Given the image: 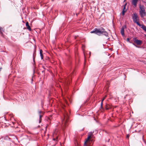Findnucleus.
<instances>
[{
    "instance_id": "4468645a",
    "label": "nucleus",
    "mask_w": 146,
    "mask_h": 146,
    "mask_svg": "<svg viewBox=\"0 0 146 146\" xmlns=\"http://www.w3.org/2000/svg\"><path fill=\"white\" fill-rule=\"evenodd\" d=\"M141 28L143 29V30L146 32V26L144 25H142L141 26Z\"/></svg>"
},
{
    "instance_id": "6ab92c4d",
    "label": "nucleus",
    "mask_w": 146,
    "mask_h": 146,
    "mask_svg": "<svg viewBox=\"0 0 146 146\" xmlns=\"http://www.w3.org/2000/svg\"><path fill=\"white\" fill-rule=\"evenodd\" d=\"M126 11V9H125V10H124V9L122 11V13L123 15H124Z\"/></svg>"
},
{
    "instance_id": "4be33fe9",
    "label": "nucleus",
    "mask_w": 146,
    "mask_h": 146,
    "mask_svg": "<svg viewBox=\"0 0 146 146\" xmlns=\"http://www.w3.org/2000/svg\"><path fill=\"white\" fill-rule=\"evenodd\" d=\"M130 38H127V42H130V41H129V40H130Z\"/></svg>"
},
{
    "instance_id": "9d476101",
    "label": "nucleus",
    "mask_w": 146,
    "mask_h": 146,
    "mask_svg": "<svg viewBox=\"0 0 146 146\" xmlns=\"http://www.w3.org/2000/svg\"><path fill=\"white\" fill-rule=\"evenodd\" d=\"M26 26L27 27V29L29 31H31V29L29 25V23L27 22L26 23Z\"/></svg>"
},
{
    "instance_id": "412c9836",
    "label": "nucleus",
    "mask_w": 146,
    "mask_h": 146,
    "mask_svg": "<svg viewBox=\"0 0 146 146\" xmlns=\"http://www.w3.org/2000/svg\"><path fill=\"white\" fill-rule=\"evenodd\" d=\"M126 4H125L123 6V9H124V10H125V8H126Z\"/></svg>"
},
{
    "instance_id": "f3484780",
    "label": "nucleus",
    "mask_w": 146,
    "mask_h": 146,
    "mask_svg": "<svg viewBox=\"0 0 146 146\" xmlns=\"http://www.w3.org/2000/svg\"><path fill=\"white\" fill-rule=\"evenodd\" d=\"M93 133V132H89L88 134V136H90V137H91L92 136V135Z\"/></svg>"
},
{
    "instance_id": "bb28decb",
    "label": "nucleus",
    "mask_w": 146,
    "mask_h": 146,
    "mask_svg": "<svg viewBox=\"0 0 146 146\" xmlns=\"http://www.w3.org/2000/svg\"><path fill=\"white\" fill-rule=\"evenodd\" d=\"M143 2L145 3H146V1H143Z\"/></svg>"
},
{
    "instance_id": "f03ea898",
    "label": "nucleus",
    "mask_w": 146,
    "mask_h": 146,
    "mask_svg": "<svg viewBox=\"0 0 146 146\" xmlns=\"http://www.w3.org/2000/svg\"><path fill=\"white\" fill-rule=\"evenodd\" d=\"M139 14L141 18H143L146 15V12L143 5L139 6Z\"/></svg>"
},
{
    "instance_id": "aec40b11",
    "label": "nucleus",
    "mask_w": 146,
    "mask_h": 146,
    "mask_svg": "<svg viewBox=\"0 0 146 146\" xmlns=\"http://www.w3.org/2000/svg\"><path fill=\"white\" fill-rule=\"evenodd\" d=\"M105 108H106V109L107 110H109L110 109V108L109 107H108L107 105H106V106Z\"/></svg>"
},
{
    "instance_id": "6e6552de",
    "label": "nucleus",
    "mask_w": 146,
    "mask_h": 146,
    "mask_svg": "<svg viewBox=\"0 0 146 146\" xmlns=\"http://www.w3.org/2000/svg\"><path fill=\"white\" fill-rule=\"evenodd\" d=\"M138 0H132L131 3L134 6V7H136Z\"/></svg>"
},
{
    "instance_id": "9b49d317",
    "label": "nucleus",
    "mask_w": 146,
    "mask_h": 146,
    "mask_svg": "<svg viewBox=\"0 0 146 146\" xmlns=\"http://www.w3.org/2000/svg\"><path fill=\"white\" fill-rule=\"evenodd\" d=\"M91 137H90V136H88L86 140V141L84 143V146H87L86 142L88 141V140L90 139Z\"/></svg>"
},
{
    "instance_id": "f257e3e1",
    "label": "nucleus",
    "mask_w": 146,
    "mask_h": 146,
    "mask_svg": "<svg viewBox=\"0 0 146 146\" xmlns=\"http://www.w3.org/2000/svg\"><path fill=\"white\" fill-rule=\"evenodd\" d=\"M90 33L95 34L99 36H101V35H103L107 37L108 36V33L105 31L104 28L102 27L99 29L96 28L93 31H91Z\"/></svg>"
},
{
    "instance_id": "dca6fc26",
    "label": "nucleus",
    "mask_w": 146,
    "mask_h": 146,
    "mask_svg": "<svg viewBox=\"0 0 146 146\" xmlns=\"http://www.w3.org/2000/svg\"><path fill=\"white\" fill-rule=\"evenodd\" d=\"M3 28L2 27H0V35H3Z\"/></svg>"
},
{
    "instance_id": "423d86ee",
    "label": "nucleus",
    "mask_w": 146,
    "mask_h": 146,
    "mask_svg": "<svg viewBox=\"0 0 146 146\" xmlns=\"http://www.w3.org/2000/svg\"><path fill=\"white\" fill-rule=\"evenodd\" d=\"M134 42L138 45H140L141 44L142 42L141 40H138L136 38L133 39Z\"/></svg>"
},
{
    "instance_id": "0eeeda50",
    "label": "nucleus",
    "mask_w": 146,
    "mask_h": 146,
    "mask_svg": "<svg viewBox=\"0 0 146 146\" xmlns=\"http://www.w3.org/2000/svg\"><path fill=\"white\" fill-rule=\"evenodd\" d=\"M126 28V26H123L121 28V30L120 31V33H121L122 35V36H124L125 35V34H124V29L125 28Z\"/></svg>"
},
{
    "instance_id": "a211bd4d",
    "label": "nucleus",
    "mask_w": 146,
    "mask_h": 146,
    "mask_svg": "<svg viewBox=\"0 0 146 146\" xmlns=\"http://www.w3.org/2000/svg\"><path fill=\"white\" fill-rule=\"evenodd\" d=\"M42 112L41 111H38V112L40 114V115H39V119H41V118L42 117V115H41L40 114L41 113V112Z\"/></svg>"
},
{
    "instance_id": "7ed1b4c3",
    "label": "nucleus",
    "mask_w": 146,
    "mask_h": 146,
    "mask_svg": "<svg viewBox=\"0 0 146 146\" xmlns=\"http://www.w3.org/2000/svg\"><path fill=\"white\" fill-rule=\"evenodd\" d=\"M132 19L134 23H136L140 27L141 26V25L138 22L139 20V18L137 14L136 13L133 14Z\"/></svg>"
},
{
    "instance_id": "393cba45",
    "label": "nucleus",
    "mask_w": 146,
    "mask_h": 146,
    "mask_svg": "<svg viewBox=\"0 0 146 146\" xmlns=\"http://www.w3.org/2000/svg\"><path fill=\"white\" fill-rule=\"evenodd\" d=\"M41 121V119H39V123H40Z\"/></svg>"
},
{
    "instance_id": "20e7f679",
    "label": "nucleus",
    "mask_w": 146,
    "mask_h": 146,
    "mask_svg": "<svg viewBox=\"0 0 146 146\" xmlns=\"http://www.w3.org/2000/svg\"><path fill=\"white\" fill-rule=\"evenodd\" d=\"M63 116L64 119L62 121V124H64V125L68 121V116L66 112H65L64 114H63Z\"/></svg>"
},
{
    "instance_id": "1a4fd4ad",
    "label": "nucleus",
    "mask_w": 146,
    "mask_h": 146,
    "mask_svg": "<svg viewBox=\"0 0 146 146\" xmlns=\"http://www.w3.org/2000/svg\"><path fill=\"white\" fill-rule=\"evenodd\" d=\"M53 137H54V138H53V140H56V141H57L58 140V136H57L56 133L55 132H54L53 133Z\"/></svg>"
},
{
    "instance_id": "b1692460",
    "label": "nucleus",
    "mask_w": 146,
    "mask_h": 146,
    "mask_svg": "<svg viewBox=\"0 0 146 146\" xmlns=\"http://www.w3.org/2000/svg\"><path fill=\"white\" fill-rule=\"evenodd\" d=\"M102 105H103V102H102H102H101V107H102Z\"/></svg>"
},
{
    "instance_id": "a878e982",
    "label": "nucleus",
    "mask_w": 146,
    "mask_h": 146,
    "mask_svg": "<svg viewBox=\"0 0 146 146\" xmlns=\"http://www.w3.org/2000/svg\"><path fill=\"white\" fill-rule=\"evenodd\" d=\"M129 137V135H127V138H128V137Z\"/></svg>"
},
{
    "instance_id": "5701e85b",
    "label": "nucleus",
    "mask_w": 146,
    "mask_h": 146,
    "mask_svg": "<svg viewBox=\"0 0 146 146\" xmlns=\"http://www.w3.org/2000/svg\"><path fill=\"white\" fill-rule=\"evenodd\" d=\"M106 96H105L102 99V102H103V101L106 98Z\"/></svg>"
},
{
    "instance_id": "c85d7f7f",
    "label": "nucleus",
    "mask_w": 146,
    "mask_h": 146,
    "mask_svg": "<svg viewBox=\"0 0 146 146\" xmlns=\"http://www.w3.org/2000/svg\"><path fill=\"white\" fill-rule=\"evenodd\" d=\"M133 44L135 46H136L135 45L134 43H133Z\"/></svg>"
},
{
    "instance_id": "cd10ccee",
    "label": "nucleus",
    "mask_w": 146,
    "mask_h": 146,
    "mask_svg": "<svg viewBox=\"0 0 146 146\" xmlns=\"http://www.w3.org/2000/svg\"><path fill=\"white\" fill-rule=\"evenodd\" d=\"M146 0H142V1H143H143H146Z\"/></svg>"
},
{
    "instance_id": "2eb2a0df",
    "label": "nucleus",
    "mask_w": 146,
    "mask_h": 146,
    "mask_svg": "<svg viewBox=\"0 0 146 146\" xmlns=\"http://www.w3.org/2000/svg\"><path fill=\"white\" fill-rule=\"evenodd\" d=\"M42 52H43V51H42V50H41V49L40 50V56L41 57V59H43V56L42 54Z\"/></svg>"
},
{
    "instance_id": "39448f33",
    "label": "nucleus",
    "mask_w": 146,
    "mask_h": 146,
    "mask_svg": "<svg viewBox=\"0 0 146 146\" xmlns=\"http://www.w3.org/2000/svg\"><path fill=\"white\" fill-rule=\"evenodd\" d=\"M74 72V70H73L72 72L70 73V74L68 76V78H67L66 80V82L68 83L69 82H70V81L71 79V78Z\"/></svg>"
},
{
    "instance_id": "ddd939ff",
    "label": "nucleus",
    "mask_w": 146,
    "mask_h": 146,
    "mask_svg": "<svg viewBox=\"0 0 146 146\" xmlns=\"http://www.w3.org/2000/svg\"><path fill=\"white\" fill-rule=\"evenodd\" d=\"M91 137H90V136H88L86 140V141L84 143V146H87L86 142L88 141V140L90 139Z\"/></svg>"
},
{
    "instance_id": "f8f14e48",
    "label": "nucleus",
    "mask_w": 146,
    "mask_h": 146,
    "mask_svg": "<svg viewBox=\"0 0 146 146\" xmlns=\"http://www.w3.org/2000/svg\"><path fill=\"white\" fill-rule=\"evenodd\" d=\"M91 137H90V136H88L86 140V141L84 143V146H87L86 142L88 141V140L90 139Z\"/></svg>"
}]
</instances>
